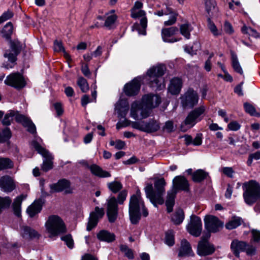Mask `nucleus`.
Returning a JSON list of instances; mask_svg holds the SVG:
<instances>
[{
    "mask_svg": "<svg viewBox=\"0 0 260 260\" xmlns=\"http://www.w3.org/2000/svg\"><path fill=\"white\" fill-rule=\"evenodd\" d=\"M160 103V98L157 95L147 94L143 96L142 103L134 102L131 105V116L137 120L140 113L142 118L149 116V109L155 108Z\"/></svg>",
    "mask_w": 260,
    "mask_h": 260,
    "instance_id": "1",
    "label": "nucleus"
},
{
    "mask_svg": "<svg viewBox=\"0 0 260 260\" xmlns=\"http://www.w3.org/2000/svg\"><path fill=\"white\" fill-rule=\"evenodd\" d=\"M166 182L164 178L156 180L154 183L153 189L152 184H148L145 187L146 197L149 199L155 207L157 204L162 205L164 203L163 195L165 192Z\"/></svg>",
    "mask_w": 260,
    "mask_h": 260,
    "instance_id": "2",
    "label": "nucleus"
},
{
    "mask_svg": "<svg viewBox=\"0 0 260 260\" xmlns=\"http://www.w3.org/2000/svg\"><path fill=\"white\" fill-rule=\"evenodd\" d=\"M142 209L143 215L146 217L148 212L145 207L144 202L139 196L133 195L129 203V216L131 222L133 224H137L141 219L140 210Z\"/></svg>",
    "mask_w": 260,
    "mask_h": 260,
    "instance_id": "3",
    "label": "nucleus"
},
{
    "mask_svg": "<svg viewBox=\"0 0 260 260\" xmlns=\"http://www.w3.org/2000/svg\"><path fill=\"white\" fill-rule=\"evenodd\" d=\"M243 199L245 203L252 206L260 200V185L254 180H250L243 184Z\"/></svg>",
    "mask_w": 260,
    "mask_h": 260,
    "instance_id": "4",
    "label": "nucleus"
},
{
    "mask_svg": "<svg viewBox=\"0 0 260 260\" xmlns=\"http://www.w3.org/2000/svg\"><path fill=\"white\" fill-rule=\"evenodd\" d=\"M45 226L50 238L57 236L67 232L64 221L57 215L49 216L45 222Z\"/></svg>",
    "mask_w": 260,
    "mask_h": 260,
    "instance_id": "5",
    "label": "nucleus"
},
{
    "mask_svg": "<svg viewBox=\"0 0 260 260\" xmlns=\"http://www.w3.org/2000/svg\"><path fill=\"white\" fill-rule=\"evenodd\" d=\"M165 70V66L162 64L154 66L148 70L147 74L151 87L156 90H161L165 87L164 79L162 77Z\"/></svg>",
    "mask_w": 260,
    "mask_h": 260,
    "instance_id": "6",
    "label": "nucleus"
},
{
    "mask_svg": "<svg viewBox=\"0 0 260 260\" xmlns=\"http://www.w3.org/2000/svg\"><path fill=\"white\" fill-rule=\"evenodd\" d=\"M127 194V191L123 190L118 193L117 201L114 197L110 198L107 201V214L110 222H114L116 220L118 212V203L120 205L123 204L126 200Z\"/></svg>",
    "mask_w": 260,
    "mask_h": 260,
    "instance_id": "7",
    "label": "nucleus"
},
{
    "mask_svg": "<svg viewBox=\"0 0 260 260\" xmlns=\"http://www.w3.org/2000/svg\"><path fill=\"white\" fill-rule=\"evenodd\" d=\"M206 110L204 106H201L190 111L184 121L181 123L180 129L182 132H185L188 129L192 127L198 121L202 120V115Z\"/></svg>",
    "mask_w": 260,
    "mask_h": 260,
    "instance_id": "8",
    "label": "nucleus"
},
{
    "mask_svg": "<svg viewBox=\"0 0 260 260\" xmlns=\"http://www.w3.org/2000/svg\"><path fill=\"white\" fill-rule=\"evenodd\" d=\"M133 128L147 133L157 132L160 128L159 122L154 119H150L148 121H134L132 122Z\"/></svg>",
    "mask_w": 260,
    "mask_h": 260,
    "instance_id": "9",
    "label": "nucleus"
},
{
    "mask_svg": "<svg viewBox=\"0 0 260 260\" xmlns=\"http://www.w3.org/2000/svg\"><path fill=\"white\" fill-rule=\"evenodd\" d=\"M33 147L41 154L44 158L41 169L46 172L53 168V157L47 150L42 147L39 143L36 141H33L32 143Z\"/></svg>",
    "mask_w": 260,
    "mask_h": 260,
    "instance_id": "10",
    "label": "nucleus"
},
{
    "mask_svg": "<svg viewBox=\"0 0 260 260\" xmlns=\"http://www.w3.org/2000/svg\"><path fill=\"white\" fill-rule=\"evenodd\" d=\"M199 96L196 91L192 89H189L181 97V103L185 109H191L197 104Z\"/></svg>",
    "mask_w": 260,
    "mask_h": 260,
    "instance_id": "11",
    "label": "nucleus"
},
{
    "mask_svg": "<svg viewBox=\"0 0 260 260\" xmlns=\"http://www.w3.org/2000/svg\"><path fill=\"white\" fill-rule=\"evenodd\" d=\"M210 236L209 234L207 237L202 236L199 242L197 247V253L200 256H207L212 254L215 251L214 246L208 240Z\"/></svg>",
    "mask_w": 260,
    "mask_h": 260,
    "instance_id": "12",
    "label": "nucleus"
},
{
    "mask_svg": "<svg viewBox=\"0 0 260 260\" xmlns=\"http://www.w3.org/2000/svg\"><path fill=\"white\" fill-rule=\"evenodd\" d=\"M4 82L6 85L17 89H21L25 85L23 77L18 72L13 73L8 75Z\"/></svg>",
    "mask_w": 260,
    "mask_h": 260,
    "instance_id": "13",
    "label": "nucleus"
},
{
    "mask_svg": "<svg viewBox=\"0 0 260 260\" xmlns=\"http://www.w3.org/2000/svg\"><path fill=\"white\" fill-rule=\"evenodd\" d=\"M187 230L190 235L194 237L200 236L202 231V224L200 218L195 215H192L187 225Z\"/></svg>",
    "mask_w": 260,
    "mask_h": 260,
    "instance_id": "14",
    "label": "nucleus"
},
{
    "mask_svg": "<svg viewBox=\"0 0 260 260\" xmlns=\"http://www.w3.org/2000/svg\"><path fill=\"white\" fill-rule=\"evenodd\" d=\"M10 49L6 50L4 54L6 58L11 62H14L17 59V56L20 53L22 49V45L17 40L10 41Z\"/></svg>",
    "mask_w": 260,
    "mask_h": 260,
    "instance_id": "15",
    "label": "nucleus"
},
{
    "mask_svg": "<svg viewBox=\"0 0 260 260\" xmlns=\"http://www.w3.org/2000/svg\"><path fill=\"white\" fill-rule=\"evenodd\" d=\"M204 221L205 228L209 232L216 233L223 227V222L215 216L207 215Z\"/></svg>",
    "mask_w": 260,
    "mask_h": 260,
    "instance_id": "16",
    "label": "nucleus"
},
{
    "mask_svg": "<svg viewBox=\"0 0 260 260\" xmlns=\"http://www.w3.org/2000/svg\"><path fill=\"white\" fill-rule=\"evenodd\" d=\"M50 192H59L64 191L66 194L73 193V189L71 187V182L66 179H60L57 183L50 185Z\"/></svg>",
    "mask_w": 260,
    "mask_h": 260,
    "instance_id": "17",
    "label": "nucleus"
},
{
    "mask_svg": "<svg viewBox=\"0 0 260 260\" xmlns=\"http://www.w3.org/2000/svg\"><path fill=\"white\" fill-rule=\"evenodd\" d=\"M104 215V209L100 208L99 207H95L94 210L90 214L86 230L88 231H90L95 228L97 225L99 219H101Z\"/></svg>",
    "mask_w": 260,
    "mask_h": 260,
    "instance_id": "18",
    "label": "nucleus"
},
{
    "mask_svg": "<svg viewBox=\"0 0 260 260\" xmlns=\"http://www.w3.org/2000/svg\"><path fill=\"white\" fill-rule=\"evenodd\" d=\"M172 189L177 192L179 190L188 191L189 190V184L187 180L183 176H177L173 180Z\"/></svg>",
    "mask_w": 260,
    "mask_h": 260,
    "instance_id": "19",
    "label": "nucleus"
},
{
    "mask_svg": "<svg viewBox=\"0 0 260 260\" xmlns=\"http://www.w3.org/2000/svg\"><path fill=\"white\" fill-rule=\"evenodd\" d=\"M140 87L141 84L140 81L138 79L135 78L124 85L123 92L127 96H134L139 93Z\"/></svg>",
    "mask_w": 260,
    "mask_h": 260,
    "instance_id": "20",
    "label": "nucleus"
},
{
    "mask_svg": "<svg viewBox=\"0 0 260 260\" xmlns=\"http://www.w3.org/2000/svg\"><path fill=\"white\" fill-rule=\"evenodd\" d=\"M131 16L133 18H138L142 17L140 20V25L142 28L140 34L146 35V28L147 26V19L146 17V13L144 10H135V9L131 10Z\"/></svg>",
    "mask_w": 260,
    "mask_h": 260,
    "instance_id": "21",
    "label": "nucleus"
},
{
    "mask_svg": "<svg viewBox=\"0 0 260 260\" xmlns=\"http://www.w3.org/2000/svg\"><path fill=\"white\" fill-rule=\"evenodd\" d=\"M16 187L13 178L9 176L5 175L0 178V188L6 192H11Z\"/></svg>",
    "mask_w": 260,
    "mask_h": 260,
    "instance_id": "22",
    "label": "nucleus"
},
{
    "mask_svg": "<svg viewBox=\"0 0 260 260\" xmlns=\"http://www.w3.org/2000/svg\"><path fill=\"white\" fill-rule=\"evenodd\" d=\"M15 118L17 122L21 123L24 127H26L28 132L31 134L36 133V126L29 118L20 114H17Z\"/></svg>",
    "mask_w": 260,
    "mask_h": 260,
    "instance_id": "23",
    "label": "nucleus"
},
{
    "mask_svg": "<svg viewBox=\"0 0 260 260\" xmlns=\"http://www.w3.org/2000/svg\"><path fill=\"white\" fill-rule=\"evenodd\" d=\"M178 31V28L176 26H172L169 28H162L161 30V36L164 41L168 43H174L177 42L181 39L175 38H170V37Z\"/></svg>",
    "mask_w": 260,
    "mask_h": 260,
    "instance_id": "24",
    "label": "nucleus"
},
{
    "mask_svg": "<svg viewBox=\"0 0 260 260\" xmlns=\"http://www.w3.org/2000/svg\"><path fill=\"white\" fill-rule=\"evenodd\" d=\"M20 233L23 238L27 240L39 239L40 237V235L37 231L26 225L22 226L20 228Z\"/></svg>",
    "mask_w": 260,
    "mask_h": 260,
    "instance_id": "25",
    "label": "nucleus"
},
{
    "mask_svg": "<svg viewBox=\"0 0 260 260\" xmlns=\"http://www.w3.org/2000/svg\"><path fill=\"white\" fill-rule=\"evenodd\" d=\"M44 201L39 199L35 201L30 206L28 207L26 212L30 217H34L36 214L40 213L42 209Z\"/></svg>",
    "mask_w": 260,
    "mask_h": 260,
    "instance_id": "26",
    "label": "nucleus"
},
{
    "mask_svg": "<svg viewBox=\"0 0 260 260\" xmlns=\"http://www.w3.org/2000/svg\"><path fill=\"white\" fill-rule=\"evenodd\" d=\"M115 110L117 111L119 117L125 118L129 110L128 101L125 99L119 100L115 105Z\"/></svg>",
    "mask_w": 260,
    "mask_h": 260,
    "instance_id": "27",
    "label": "nucleus"
},
{
    "mask_svg": "<svg viewBox=\"0 0 260 260\" xmlns=\"http://www.w3.org/2000/svg\"><path fill=\"white\" fill-rule=\"evenodd\" d=\"M246 246V242L234 239L231 243V249L233 254L237 257H239L240 256V253L241 252H244Z\"/></svg>",
    "mask_w": 260,
    "mask_h": 260,
    "instance_id": "28",
    "label": "nucleus"
},
{
    "mask_svg": "<svg viewBox=\"0 0 260 260\" xmlns=\"http://www.w3.org/2000/svg\"><path fill=\"white\" fill-rule=\"evenodd\" d=\"M194 255L189 243L186 239L182 240L181 242L178 256L180 257L185 256H192Z\"/></svg>",
    "mask_w": 260,
    "mask_h": 260,
    "instance_id": "29",
    "label": "nucleus"
},
{
    "mask_svg": "<svg viewBox=\"0 0 260 260\" xmlns=\"http://www.w3.org/2000/svg\"><path fill=\"white\" fill-rule=\"evenodd\" d=\"M182 85V81L181 79L178 77L174 78L170 81L168 88L169 91L172 94H178L181 90Z\"/></svg>",
    "mask_w": 260,
    "mask_h": 260,
    "instance_id": "30",
    "label": "nucleus"
},
{
    "mask_svg": "<svg viewBox=\"0 0 260 260\" xmlns=\"http://www.w3.org/2000/svg\"><path fill=\"white\" fill-rule=\"evenodd\" d=\"M89 169L91 173L97 177L106 178L111 176V174L109 172L103 170L102 168L95 164L91 165Z\"/></svg>",
    "mask_w": 260,
    "mask_h": 260,
    "instance_id": "31",
    "label": "nucleus"
},
{
    "mask_svg": "<svg viewBox=\"0 0 260 260\" xmlns=\"http://www.w3.org/2000/svg\"><path fill=\"white\" fill-rule=\"evenodd\" d=\"M26 196L21 194L16 197L15 199L14 202L12 204L13 210L14 214L17 217H19L21 216V205L22 201L25 199Z\"/></svg>",
    "mask_w": 260,
    "mask_h": 260,
    "instance_id": "32",
    "label": "nucleus"
},
{
    "mask_svg": "<svg viewBox=\"0 0 260 260\" xmlns=\"http://www.w3.org/2000/svg\"><path fill=\"white\" fill-rule=\"evenodd\" d=\"M177 192L173 189H171L168 191L166 205L167 206V211L169 213L173 211V208L175 204V198L177 194Z\"/></svg>",
    "mask_w": 260,
    "mask_h": 260,
    "instance_id": "33",
    "label": "nucleus"
},
{
    "mask_svg": "<svg viewBox=\"0 0 260 260\" xmlns=\"http://www.w3.org/2000/svg\"><path fill=\"white\" fill-rule=\"evenodd\" d=\"M97 238L100 241L111 242L115 240V236L107 231L102 230L98 233Z\"/></svg>",
    "mask_w": 260,
    "mask_h": 260,
    "instance_id": "34",
    "label": "nucleus"
},
{
    "mask_svg": "<svg viewBox=\"0 0 260 260\" xmlns=\"http://www.w3.org/2000/svg\"><path fill=\"white\" fill-rule=\"evenodd\" d=\"M184 219V214L182 209H178L171 217V220L175 224L178 225L182 222Z\"/></svg>",
    "mask_w": 260,
    "mask_h": 260,
    "instance_id": "35",
    "label": "nucleus"
},
{
    "mask_svg": "<svg viewBox=\"0 0 260 260\" xmlns=\"http://www.w3.org/2000/svg\"><path fill=\"white\" fill-rule=\"evenodd\" d=\"M180 34L186 39L190 38V32L193 30V27L189 23H186L180 25Z\"/></svg>",
    "mask_w": 260,
    "mask_h": 260,
    "instance_id": "36",
    "label": "nucleus"
},
{
    "mask_svg": "<svg viewBox=\"0 0 260 260\" xmlns=\"http://www.w3.org/2000/svg\"><path fill=\"white\" fill-rule=\"evenodd\" d=\"M243 222L242 219L238 216H233L225 224V228L228 230H233L240 225Z\"/></svg>",
    "mask_w": 260,
    "mask_h": 260,
    "instance_id": "37",
    "label": "nucleus"
},
{
    "mask_svg": "<svg viewBox=\"0 0 260 260\" xmlns=\"http://www.w3.org/2000/svg\"><path fill=\"white\" fill-rule=\"evenodd\" d=\"M208 176V173L200 169L194 172L192 174V179L195 182H200Z\"/></svg>",
    "mask_w": 260,
    "mask_h": 260,
    "instance_id": "38",
    "label": "nucleus"
},
{
    "mask_svg": "<svg viewBox=\"0 0 260 260\" xmlns=\"http://www.w3.org/2000/svg\"><path fill=\"white\" fill-rule=\"evenodd\" d=\"M166 15H170V19L164 22V25L165 26H170L175 24L177 21V17L178 16V13L171 8H168V12L165 13Z\"/></svg>",
    "mask_w": 260,
    "mask_h": 260,
    "instance_id": "39",
    "label": "nucleus"
},
{
    "mask_svg": "<svg viewBox=\"0 0 260 260\" xmlns=\"http://www.w3.org/2000/svg\"><path fill=\"white\" fill-rule=\"evenodd\" d=\"M13 30V26L11 22H8L4 27L2 34L3 38H5L7 40H11V36L12 34Z\"/></svg>",
    "mask_w": 260,
    "mask_h": 260,
    "instance_id": "40",
    "label": "nucleus"
},
{
    "mask_svg": "<svg viewBox=\"0 0 260 260\" xmlns=\"http://www.w3.org/2000/svg\"><path fill=\"white\" fill-rule=\"evenodd\" d=\"M13 161L8 157H0V171L13 167Z\"/></svg>",
    "mask_w": 260,
    "mask_h": 260,
    "instance_id": "41",
    "label": "nucleus"
},
{
    "mask_svg": "<svg viewBox=\"0 0 260 260\" xmlns=\"http://www.w3.org/2000/svg\"><path fill=\"white\" fill-rule=\"evenodd\" d=\"M232 67L235 72L240 74H243L242 69L239 62L237 56L236 54L232 53Z\"/></svg>",
    "mask_w": 260,
    "mask_h": 260,
    "instance_id": "42",
    "label": "nucleus"
},
{
    "mask_svg": "<svg viewBox=\"0 0 260 260\" xmlns=\"http://www.w3.org/2000/svg\"><path fill=\"white\" fill-rule=\"evenodd\" d=\"M11 203L12 200L9 197L0 196V213L3 210L9 208Z\"/></svg>",
    "mask_w": 260,
    "mask_h": 260,
    "instance_id": "43",
    "label": "nucleus"
},
{
    "mask_svg": "<svg viewBox=\"0 0 260 260\" xmlns=\"http://www.w3.org/2000/svg\"><path fill=\"white\" fill-rule=\"evenodd\" d=\"M11 137V132L9 128L0 129V143H4Z\"/></svg>",
    "mask_w": 260,
    "mask_h": 260,
    "instance_id": "44",
    "label": "nucleus"
},
{
    "mask_svg": "<svg viewBox=\"0 0 260 260\" xmlns=\"http://www.w3.org/2000/svg\"><path fill=\"white\" fill-rule=\"evenodd\" d=\"M107 185L108 188L114 193L118 192L122 188V184L116 181L108 183Z\"/></svg>",
    "mask_w": 260,
    "mask_h": 260,
    "instance_id": "45",
    "label": "nucleus"
},
{
    "mask_svg": "<svg viewBox=\"0 0 260 260\" xmlns=\"http://www.w3.org/2000/svg\"><path fill=\"white\" fill-rule=\"evenodd\" d=\"M207 22L208 28L214 36L216 37L221 35V31L217 28L216 25H215L214 22L211 21L210 18L209 17L208 18Z\"/></svg>",
    "mask_w": 260,
    "mask_h": 260,
    "instance_id": "46",
    "label": "nucleus"
},
{
    "mask_svg": "<svg viewBox=\"0 0 260 260\" xmlns=\"http://www.w3.org/2000/svg\"><path fill=\"white\" fill-rule=\"evenodd\" d=\"M120 249L128 258L132 259L134 258L133 250L129 248L127 245H121Z\"/></svg>",
    "mask_w": 260,
    "mask_h": 260,
    "instance_id": "47",
    "label": "nucleus"
},
{
    "mask_svg": "<svg viewBox=\"0 0 260 260\" xmlns=\"http://www.w3.org/2000/svg\"><path fill=\"white\" fill-rule=\"evenodd\" d=\"M245 111L251 116H259L260 115L256 112L255 107L249 103L244 104Z\"/></svg>",
    "mask_w": 260,
    "mask_h": 260,
    "instance_id": "48",
    "label": "nucleus"
},
{
    "mask_svg": "<svg viewBox=\"0 0 260 260\" xmlns=\"http://www.w3.org/2000/svg\"><path fill=\"white\" fill-rule=\"evenodd\" d=\"M77 84L83 92H87L89 89V86L86 80L83 77H79L78 79Z\"/></svg>",
    "mask_w": 260,
    "mask_h": 260,
    "instance_id": "49",
    "label": "nucleus"
},
{
    "mask_svg": "<svg viewBox=\"0 0 260 260\" xmlns=\"http://www.w3.org/2000/svg\"><path fill=\"white\" fill-rule=\"evenodd\" d=\"M241 31L243 34H248L249 36L256 38L259 37V35L256 30L251 27H248L246 26H244L242 27Z\"/></svg>",
    "mask_w": 260,
    "mask_h": 260,
    "instance_id": "50",
    "label": "nucleus"
},
{
    "mask_svg": "<svg viewBox=\"0 0 260 260\" xmlns=\"http://www.w3.org/2000/svg\"><path fill=\"white\" fill-rule=\"evenodd\" d=\"M206 10L208 14L210 16V14H212L213 11L215 9L216 3L215 0H205Z\"/></svg>",
    "mask_w": 260,
    "mask_h": 260,
    "instance_id": "51",
    "label": "nucleus"
},
{
    "mask_svg": "<svg viewBox=\"0 0 260 260\" xmlns=\"http://www.w3.org/2000/svg\"><path fill=\"white\" fill-rule=\"evenodd\" d=\"M165 242L170 246L174 245V235L172 231H169L166 233Z\"/></svg>",
    "mask_w": 260,
    "mask_h": 260,
    "instance_id": "52",
    "label": "nucleus"
},
{
    "mask_svg": "<svg viewBox=\"0 0 260 260\" xmlns=\"http://www.w3.org/2000/svg\"><path fill=\"white\" fill-rule=\"evenodd\" d=\"M244 252H245L247 255H254L256 253V248L252 244H250L246 242V246Z\"/></svg>",
    "mask_w": 260,
    "mask_h": 260,
    "instance_id": "53",
    "label": "nucleus"
},
{
    "mask_svg": "<svg viewBox=\"0 0 260 260\" xmlns=\"http://www.w3.org/2000/svg\"><path fill=\"white\" fill-rule=\"evenodd\" d=\"M260 159V151H257L255 153H251L249 155L247 165L248 166H251L253 161V160H258Z\"/></svg>",
    "mask_w": 260,
    "mask_h": 260,
    "instance_id": "54",
    "label": "nucleus"
},
{
    "mask_svg": "<svg viewBox=\"0 0 260 260\" xmlns=\"http://www.w3.org/2000/svg\"><path fill=\"white\" fill-rule=\"evenodd\" d=\"M61 239L64 241L68 247L71 249L74 247V241L71 235L68 234L61 238Z\"/></svg>",
    "mask_w": 260,
    "mask_h": 260,
    "instance_id": "55",
    "label": "nucleus"
},
{
    "mask_svg": "<svg viewBox=\"0 0 260 260\" xmlns=\"http://www.w3.org/2000/svg\"><path fill=\"white\" fill-rule=\"evenodd\" d=\"M14 116H15V112L13 111H11L9 113L6 114L2 120L3 124L4 125H10L11 121L12 120V117Z\"/></svg>",
    "mask_w": 260,
    "mask_h": 260,
    "instance_id": "56",
    "label": "nucleus"
},
{
    "mask_svg": "<svg viewBox=\"0 0 260 260\" xmlns=\"http://www.w3.org/2000/svg\"><path fill=\"white\" fill-rule=\"evenodd\" d=\"M117 17L115 15H112L108 16L105 20L104 26L109 28H111L112 25L114 23Z\"/></svg>",
    "mask_w": 260,
    "mask_h": 260,
    "instance_id": "57",
    "label": "nucleus"
},
{
    "mask_svg": "<svg viewBox=\"0 0 260 260\" xmlns=\"http://www.w3.org/2000/svg\"><path fill=\"white\" fill-rule=\"evenodd\" d=\"M251 240L255 243H258L260 241V231L252 229L251 230Z\"/></svg>",
    "mask_w": 260,
    "mask_h": 260,
    "instance_id": "58",
    "label": "nucleus"
},
{
    "mask_svg": "<svg viewBox=\"0 0 260 260\" xmlns=\"http://www.w3.org/2000/svg\"><path fill=\"white\" fill-rule=\"evenodd\" d=\"M13 13L10 10H8L7 12L4 13L0 17V23L11 18L13 16Z\"/></svg>",
    "mask_w": 260,
    "mask_h": 260,
    "instance_id": "59",
    "label": "nucleus"
},
{
    "mask_svg": "<svg viewBox=\"0 0 260 260\" xmlns=\"http://www.w3.org/2000/svg\"><path fill=\"white\" fill-rule=\"evenodd\" d=\"M163 130L168 133H171L174 130V123L172 121L169 120L166 122L163 127Z\"/></svg>",
    "mask_w": 260,
    "mask_h": 260,
    "instance_id": "60",
    "label": "nucleus"
},
{
    "mask_svg": "<svg viewBox=\"0 0 260 260\" xmlns=\"http://www.w3.org/2000/svg\"><path fill=\"white\" fill-rule=\"evenodd\" d=\"M240 124L236 121H232L228 125V128L231 131H237L240 128Z\"/></svg>",
    "mask_w": 260,
    "mask_h": 260,
    "instance_id": "61",
    "label": "nucleus"
},
{
    "mask_svg": "<svg viewBox=\"0 0 260 260\" xmlns=\"http://www.w3.org/2000/svg\"><path fill=\"white\" fill-rule=\"evenodd\" d=\"M54 50L56 52L64 51V48L62 42L57 40L55 41L54 43Z\"/></svg>",
    "mask_w": 260,
    "mask_h": 260,
    "instance_id": "62",
    "label": "nucleus"
},
{
    "mask_svg": "<svg viewBox=\"0 0 260 260\" xmlns=\"http://www.w3.org/2000/svg\"><path fill=\"white\" fill-rule=\"evenodd\" d=\"M54 107L56 110L57 116H60L63 114V110L62 105L60 103H56L54 104Z\"/></svg>",
    "mask_w": 260,
    "mask_h": 260,
    "instance_id": "63",
    "label": "nucleus"
},
{
    "mask_svg": "<svg viewBox=\"0 0 260 260\" xmlns=\"http://www.w3.org/2000/svg\"><path fill=\"white\" fill-rule=\"evenodd\" d=\"M202 143V134H197L196 137L193 140V144L195 146H199Z\"/></svg>",
    "mask_w": 260,
    "mask_h": 260,
    "instance_id": "64",
    "label": "nucleus"
}]
</instances>
